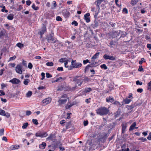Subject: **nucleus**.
I'll return each mask as SVG.
<instances>
[{"label":"nucleus","instance_id":"nucleus-1","mask_svg":"<svg viewBox=\"0 0 151 151\" xmlns=\"http://www.w3.org/2000/svg\"><path fill=\"white\" fill-rule=\"evenodd\" d=\"M96 112L97 114L100 115H106L108 113L109 110L105 107H101L97 109Z\"/></svg>","mask_w":151,"mask_h":151},{"label":"nucleus","instance_id":"nucleus-2","mask_svg":"<svg viewBox=\"0 0 151 151\" xmlns=\"http://www.w3.org/2000/svg\"><path fill=\"white\" fill-rule=\"evenodd\" d=\"M71 65L68 68L69 70H71L74 68H78L81 67L82 64L80 63H77L76 60H72L71 61Z\"/></svg>","mask_w":151,"mask_h":151},{"label":"nucleus","instance_id":"nucleus-3","mask_svg":"<svg viewBox=\"0 0 151 151\" xmlns=\"http://www.w3.org/2000/svg\"><path fill=\"white\" fill-rule=\"evenodd\" d=\"M23 66L21 64H19L17 65L15 67V71L16 73L19 74H22L23 71L25 70L23 69Z\"/></svg>","mask_w":151,"mask_h":151},{"label":"nucleus","instance_id":"nucleus-4","mask_svg":"<svg viewBox=\"0 0 151 151\" xmlns=\"http://www.w3.org/2000/svg\"><path fill=\"white\" fill-rule=\"evenodd\" d=\"M99 10V8H98V6H96V8L93 7L91 9V11L93 12V14L94 15V18L95 19L97 18L98 14L100 12Z\"/></svg>","mask_w":151,"mask_h":151},{"label":"nucleus","instance_id":"nucleus-5","mask_svg":"<svg viewBox=\"0 0 151 151\" xmlns=\"http://www.w3.org/2000/svg\"><path fill=\"white\" fill-rule=\"evenodd\" d=\"M35 135L37 137H40L41 138H42L46 137L48 134L46 132H37L35 134Z\"/></svg>","mask_w":151,"mask_h":151},{"label":"nucleus","instance_id":"nucleus-6","mask_svg":"<svg viewBox=\"0 0 151 151\" xmlns=\"http://www.w3.org/2000/svg\"><path fill=\"white\" fill-rule=\"evenodd\" d=\"M61 14L65 18H67L70 16V13L67 9H65L62 12Z\"/></svg>","mask_w":151,"mask_h":151},{"label":"nucleus","instance_id":"nucleus-7","mask_svg":"<svg viewBox=\"0 0 151 151\" xmlns=\"http://www.w3.org/2000/svg\"><path fill=\"white\" fill-rule=\"evenodd\" d=\"M79 76H76L73 79V81H75L76 83L78 84V86H81L83 82V80L80 79H78V78L79 77Z\"/></svg>","mask_w":151,"mask_h":151},{"label":"nucleus","instance_id":"nucleus-8","mask_svg":"<svg viewBox=\"0 0 151 151\" xmlns=\"http://www.w3.org/2000/svg\"><path fill=\"white\" fill-rule=\"evenodd\" d=\"M46 39L47 42H50L51 41H53L55 39V38L51 34L47 35L46 37Z\"/></svg>","mask_w":151,"mask_h":151},{"label":"nucleus","instance_id":"nucleus-9","mask_svg":"<svg viewBox=\"0 0 151 151\" xmlns=\"http://www.w3.org/2000/svg\"><path fill=\"white\" fill-rule=\"evenodd\" d=\"M47 29L45 25L43 24L41 31L38 32V34L40 35V37L41 38L42 37V35H43L45 32L46 31Z\"/></svg>","mask_w":151,"mask_h":151},{"label":"nucleus","instance_id":"nucleus-10","mask_svg":"<svg viewBox=\"0 0 151 151\" xmlns=\"http://www.w3.org/2000/svg\"><path fill=\"white\" fill-rule=\"evenodd\" d=\"M103 58L106 60H115L116 58L114 56L109 55L107 54H105L103 56Z\"/></svg>","mask_w":151,"mask_h":151},{"label":"nucleus","instance_id":"nucleus-11","mask_svg":"<svg viewBox=\"0 0 151 151\" xmlns=\"http://www.w3.org/2000/svg\"><path fill=\"white\" fill-rule=\"evenodd\" d=\"M51 101V99L50 98H46L42 101L43 105L45 106L49 104Z\"/></svg>","mask_w":151,"mask_h":151},{"label":"nucleus","instance_id":"nucleus-12","mask_svg":"<svg viewBox=\"0 0 151 151\" xmlns=\"http://www.w3.org/2000/svg\"><path fill=\"white\" fill-rule=\"evenodd\" d=\"M0 115L4 116L6 117L7 118H8L10 116V114L8 112L5 113V111L1 109L0 108Z\"/></svg>","mask_w":151,"mask_h":151},{"label":"nucleus","instance_id":"nucleus-13","mask_svg":"<svg viewBox=\"0 0 151 151\" xmlns=\"http://www.w3.org/2000/svg\"><path fill=\"white\" fill-rule=\"evenodd\" d=\"M9 82L13 84H18L19 83L20 81L18 79L14 78L10 80Z\"/></svg>","mask_w":151,"mask_h":151},{"label":"nucleus","instance_id":"nucleus-14","mask_svg":"<svg viewBox=\"0 0 151 151\" xmlns=\"http://www.w3.org/2000/svg\"><path fill=\"white\" fill-rule=\"evenodd\" d=\"M67 101V99H62L60 98L58 101V102L59 103L58 105L60 106L62 104H65Z\"/></svg>","mask_w":151,"mask_h":151},{"label":"nucleus","instance_id":"nucleus-15","mask_svg":"<svg viewBox=\"0 0 151 151\" xmlns=\"http://www.w3.org/2000/svg\"><path fill=\"white\" fill-rule=\"evenodd\" d=\"M90 14L89 13H87L84 15V18L86 22L88 23L90 21V18L88 17L90 16Z\"/></svg>","mask_w":151,"mask_h":151},{"label":"nucleus","instance_id":"nucleus-16","mask_svg":"<svg viewBox=\"0 0 151 151\" xmlns=\"http://www.w3.org/2000/svg\"><path fill=\"white\" fill-rule=\"evenodd\" d=\"M122 133H124L125 132V129L127 128V126L126 123H122Z\"/></svg>","mask_w":151,"mask_h":151},{"label":"nucleus","instance_id":"nucleus-17","mask_svg":"<svg viewBox=\"0 0 151 151\" xmlns=\"http://www.w3.org/2000/svg\"><path fill=\"white\" fill-rule=\"evenodd\" d=\"M113 98L111 96H109L108 97H107L106 99V101L107 102L112 103L114 101Z\"/></svg>","mask_w":151,"mask_h":151},{"label":"nucleus","instance_id":"nucleus-18","mask_svg":"<svg viewBox=\"0 0 151 151\" xmlns=\"http://www.w3.org/2000/svg\"><path fill=\"white\" fill-rule=\"evenodd\" d=\"M55 134H51L47 138V140H53L54 138L55 137Z\"/></svg>","mask_w":151,"mask_h":151},{"label":"nucleus","instance_id":"nucleus-19","mask_svg":"<svg viewBox=\"0 0 151 151\" xmlns=\"http://www.w3.org/2000/svg\"><path fill=\"white\" fill-rule=\"evenodd\" d=\"M104 1V0H97V1H96L94 3L95 4H96V6H98V8H99V5L103 1Z\"/></svg>","mask_w":151,"mask_h":151},{"label":"nucleus","instance_id":"nucleus-20","mask_svg":"<svg viewBox=\"0 0 151 151\" xmlns=\"http://www.w3.org/2000/svg\"><path fill=\"white\" fill-rule=\"evenodd\" d=\"M136 122H134L130 126L129 130V131H132L134 129V127L136 126Z\"/></svg>","mask_w":151,"mask_h":151},{"label":"nucleus","instance_id":"nucleus-21","mask_svg":"<svg viewBox=\"0 0 151 151\" xmlns=\"http://www.w3.org/2000/svg\"><path fill=\"white\" fill-rule=\"evenodd\" d=\"M92 91V89L90 88H85L84 89V91L83 92L84 93H86L88 92H89Z\"/></svg>","mask_w":151,"mask_h":151},{"label":"nucleus","instance_id":"nucleus-22","mask_svg":"<svg viewBox=\"0 0 151 151\" xmlns=\"http://www.w3.org/2000/svg\"><path fill=\"white\" fill-rule=\"evenodd\" d=\"M100 53L99 52H98L96 53L94 55H93L92 57L91 58V59H95L98 58L99 55Z\"/></svg>","mask_w":151,"mask_h":151},{"label":"nucleus","instance_id":"nucleus-23","mask_svg":"<svg viewBox=\"0 0 151 151\" xmlns=\"http://www.w3.org/2000/svg\"><path fill=\"white\" fill-rule=\"evenodd\" d=\"M138 1V0H132L131 1V4L132 6L135 5Z\"/></svg>","mask_w":151,"mask_h":151},{"label":"nucleus","instance_id":"nucleus-24","mask_svg":"<svg viewBox=\"0 0 151 151\" xmlns=\"http://www.w3.org/2000/svg\"><path fill=\"white\" fill-rule=\"evenodd\" d=\"M14 18V15L13 14H10L7 17V18L9 20H12Z\"/></svg>","mask_w":151,"mask_h":151},{"label":"nucleus","instance_id":"nucleus-25","mask_svg":"<svg viewBox=\"0 0 151 151\" xmlns=\"http://www.w3.org/2000/svg\"><path fill=\"white\" fill-rule=\"evenodd\" d=\"M131 101L132 100L130 99H126L124 100V102L126 104H129Z\"/></svg>","mask_w":151,"mask_h":151},{"label":"nucleus","instance_id":"nucleus-26","mask_svg":"<svg viewBox=\"0 0 151 151\" xmlns=\"http://www.w3.org/2000/svg\"><path fill=\"white\" fill-rule=\"evenodd\" d=\"M12 148L13 149H17L19 147V146L17 145H15L12 146Z\"/></svg>","mask_w":151,"mask_h":151},{"label":"nucleus","instance_id":"nucleus-27","mask_svg":"<svg viewBox=\"0 0 151 151\" xmlns=\"http://www.w3.org/2000/svg\"><path fill=\"white\" fill-rule=\"evenodd\" d=\"M30 82L29 79H25L23 82L24 84L25 85H27L28 83Z\"/></svg>","mask_w":151,"mask_h":151},{"label":"nucleus","instance_id":"nucleus-28","mask_svg":"<svg viewBox=\"0 0 151 151\" xmlns=\"http://www.w3.org/2000/svg\"><path fill=\"white\" fill-rule=\"evenodd\" d=\"M100 67L101 68H103L104 70H106L108 68L105 64H103L100 65Z\"/></svg>","mask_w":151,"mask_h":151},{"label":"nucleus","instance_id":"nucleus-29","mask_svg":"<svg viewBox=\"0 0 151 151\" xmlns=\"http://www.w3.org/2000/svg\"><path fill=\"white\" fill-rule=\"evenodd\" d=\"M16 45L19 48H21L24 47V45L20 43H18Z\"/></svg>","mask_w":151,"mask_h":151},{"label":"nucleus","instance_id":"nucleus-30","mask_svg":"<svg viewBox=\"0 0 151 151\" xmlns=\"http://www.w3.org/2000/svg\"><path fill=\"white\" fill-rule=\"evenodd\" d=\"M97 65H94V63H91L90 64L88 65L87 66L89 68H92L93 67H96Z\"/></svg>","mask_w":151,"mask_h":151},{"label":"nucleus","instance_id":"nucleus-31","mask_svg":"<svg viewBox=\"0 0 151 151\" xmlns=\"http://www.w3.org/2000/svg\"><path fill=\"white\" fill-rule=\"evenodd\" d=\"M28 125V123L26 122L25 123H24L23 124V125L22 126V128L23 129H25L27 127Z\"/></svg>","mask_w":151,"mask_h":151},{"label":"nucleus","instance_id":"nucleus-32","mask_svg":"<svg viewBox=\"0 0 151 151\" xmlns=\"http://www.w3.org/2000/svg\"><path fill=\"white\" fill-rule=\"evenodd\" d=\"M32 92L31 91H29L26 94L27 96V97H29L32 96Z\"/></svg>","mask_w":151,"mask_h":151},{"label":"nucleus","instance_id":"nucleus-33","mask_svg":"<svg viewBox=\"0 0 151 151\" xmlns=\"http://www.w3.org/2000/svg\"><path fill=\"white\" fill-rule=\"evenodd\" d=\"M46 144L44 142H43L40 145V147L42 146L43 147V148H41L42 149H43L45 148V146H46Z\"/></svg>","mask_w":151,"mask_h":151},{"label":"nucleus","instance_id":"nucleus-34","mask_svg":"<svg viewBox=\"0 0 151 151\" xmlns=\"http://www.w3.org/2000/svg\"><path fill=\"white\" fill-rule=\"evenodd\" d=\"M32 122L33 123L36 125L38 124V122L37 119H33L32 120Z\"/></svg>","mask_w":151,"mask_h":151},{"label":"nucleus","instance_id":"nucleus-35","mask_svg":"<svg viewBox=\"0 0 151 151\" xmlns=\"http://www.w3.org/2000/svg\"><path fill=\"white\" fill-rule=\"evenodd\" d=\"M147 89L151 91V81L147 84Z\"/></svg>","mask_w":151,"mask_h":151},{"label":"nucleus","instance_id":"nucleus-36","mask_svg":"<svg viewBox=\"0 0 151 151\" xmlns=\"http://www.w3.org/2000/svg\"><path fill=\"white\" fill-rule=\"evenodd\" d=\"M35 4H33L32 6V8L35 10H38L39 9V7H35Z\"/></svg>","mask_w":151,"mask_h":151},{"label":"nucleus","instance_id":"nucleus-37","mask_svg":"<svg viewBox=\"0 0 151 151\" xmlns=\"http://www.w3.org/2000/svg\"><path fill=\"white\" fill-rule=\"evenodd\" d=\"M46 65L47 66H52L53 65V63L52 62H48L46 63Z\"/></svg>","mask_w":151,"mask_h":151},{"label":"nucleus","instance_id":"nucleus-38","mask_svg":"<svg viewBox=\"0 0 151 151\" xmlns=\"http://www.w3.org/2000/svg\"><path fill=\"white\" fill-rule=\"evenodd\" d=\"M22 65H23L24 66L27 67V62L26 61L23 60L22 62Z\"/></svg>","mask_w":151,"mask_h":151},{"label":"nucleus","instance_id":"nucleus-39","mask_svg":"<svg viewBox=\"0 0 151 151\" xmlns=\"http://www.w3.org/2000/svg\"><path fill=\"white\" fill-rule=\"evenodd\" d=\"M139 140L142 141L143 142H144L145 141H146L147 140L146 138L145 137H140L139 138Z\"/></svg>","mask_w":151,"mask_h":151},{"label":"nucleus","instance_id":"nucleus-40","mask_svg":"<svg viewBox=\"0 0 151 151\" xmlns=\"http://www.w3.org/2000/svg\"><path fill=\"white\" fill-rule=\"evenodd\" d=\"M56 20L57 21H62V19L59 16H58L56 17Z\"/></svg>","mask_w":151,"mask_h":151},{"label":"nucleus","instance_id":"nucleus-41","mask_svg":"<svg viewBox=\"0 0 151 151\" xmlns=\"http://www.w3.org/2000/svg\"><path fill=\"white\" fill-rule=\"evenodd\" d=\"M46 76L47 78H50L52 77V76L50 74L48 73H46Z\"/></svg>","mask_w":151,"mask_h":151},{"label":"nucleus","instance_id":"nucleus-42","mask_svg":"<svg viewBox=\"0 0 151 151\" xmlns=\"http://www.w3.org/2000/svg\"><path fill=\"white\" fill-rule=\"evenodd\" d=\"M4 129L2 128L0 129V135H4Z\"/></svg>","mask_w":151,"mask_h":151},{"label":"nucleus","instance_id":"nucleus-43","mask_svg":"<svg viewBox=\"0 0 151 151\" xmlns=\"http://www.w3.org/2000/svg\"><path fill=\"white\" fill-rule=\"evenodd\" d=\"M72 24H74L75 26H77L78 25V22L76 21H74L72 22Z\"/></svg>","mask_w":151,"mask_h":151},{"label":"nucleus","instance_id":"nucleus-44","mask_svg":"<svg viewBox=\"0 0 151 151\" xmlns=\"http://www.w3.org/2000/svg\"><path fill=\"white\" fill-rule=\"evenodd\" d=\"M32 112L31 111L29 110H27L26 111V115L27 116H29L31 114Z\"/></svg>","mask_w":151,"mask_h":151},{"label":"nucleus","instance_id":"nucleus-45","mask_svg":"<svg viewBox=\"0 0 151 151\" xmlns=\"http://www.w3.org/2000/svg\"><path fill=\"white\" fill-rule=\"evenodd\" d=\"M28 68L30 69H31L32 68V67H33V65H32V64L31 63H28Z\"/></svg>","mask_w":151,"mask_h":151},{"label":"nucleus","instance_id":"nucleus-46","mask_svg":"<svg viewBox=\"0 0 151 151\" xmlns=\"http://www.w3.org/2000/svg\"><path fill=\"white\" fill-rule=\"evenodd\" d=\"M89 60L88 59H86L85 60H84L83 61V64L84 65H85L87 63H90V62H89Z\"/></svg>","mask_w":151,"mask_h":151},{"label":"nucleus","instance_id":"nucleus-47","mask_svg":"<svg viewBox=\"0 0 151 151\" xmlns=\"http://www.w3.org/2000/svg\"><path fill=\"white\" fill-rule=\"evenodd\" d=\"M138 70L139 71H141L143 70V68L142 65H140L139 66V68H138Z\"/></svg>","mask_w":151,"mask_h":151},{"label":"nucleus","instance_id":"nucleus-48","mask_svg":"<svg viewBox=\"0 0 151 151\" xmlns=\"http://www.w3.org/2000/svg\"><path fill=\"white\" fill-rule=\"evenodd\" d=\"M71 125V122H69L66 125V129H68L69 128V126H70Z\"/></svg>","mask_w":151,"mask_h":151},{"label":"nucleus","instance_id":"nucleus-49","mask_svg":"<svg viewBox=\"0 0 151 151\" xmlns=\"http://www.w3.org/2000/svg\"><path fill=\"white\" fill-rule=\"evenodd\" d=\"M113 104L115 105H119V106L121 105V104L119 102V101H116L114 102L113 103Z\"/></svg>","mask_w":151,"mask_h":151},{"label":"nucleus","instance_id":"nucleus-50","mask_svg":"<svg viewBox=\"0 0 151 151\" xmlns=\"http://www.w3.org/2000/svg\"><path fill=\"white\" fill-rule=\"evenodd\" d=\"M136 84L137 85H141L142 84V82H140L139 81H137L136 82Z\"/></svg>","mask_w":151,"mask_h":151},{"label":"nucleus","instance_id":"nucleus-51","mask_svg":"<svg viewBox=\"0 0 151 151\" xmlns=\"http://www.w3.org/2000/svg\"><path fill=\"white\" fill-rule=\"evenodd\" d=\"M41 75L42 77V78H41V79L42 80H43L45 78V73L43 72L41 74Z\"/></svg>","mask_w":151,"mask_h":151},{"label":"nucleus","instance_id":"nucleus-52","mask_svg":"<svg viewBox=\"0 0 151 151\" xmlns=\"http://www.w3.org/2000/svg\"><path fill=\"white\" fill-rule=\"evenodd\" d=\"M16 56L15 55H14V56L11 57L9 58V60L10 61H12L14 60L16 58Z\"/></svg>","mask_w":151,"mask_h":151},{"label":"nucleus","instance_id":"nucleus-53","mask_svg":"<svg viewBox=\"0 0 151 151\" xmlns=\"http://www.w3.org/2000/svg\"><path fill=\"white\" fill-rule=\"evenodd\" d=\"M110 45L111 46V47H112L111 46L112 45H114L115 44L114 43V41L113 40H111V41L110 43H109Z\"/></svg>","mask_w":151,"mask_h":151},{"label":"nucleus","instance_id":"nucleus-54","mask_svg":"<svg viewBox=\"0 0 151 151\" xmlns=\"http://www.w3.org/2000/svg\"><path fill=\"white\" fill-rule=\"evenodd\" d=\"M147 139L148 140H151V132L149 133V135L147 137Z\"/></svg>","mask_w":151,"mask_h":151},{"label":"nucleus","instance_id":"nucleus-55","mask_svg":"<svg viewBox=\"0 0 151 151\" xmlns=\"http://www.w3.org/2000/svg\"><path fill=\"white\" fill-rule=\"evenodd\" d=\"M119 151H129V149L128 148L127 149H123L119 150Z\"/></svg>","mask_w":151,"mask_h":151},{"label":"nucleus","instance_id":"nucleus-56","mask_svg":"<svg viewBox=\"0 0 151 151\" xmlns=\"http://www.w3.org/2000/svg\"><path fill=\"white\" fill-rule=\"evenodd\" d=\"M147 47L149 50H151V44H148L147 45Z\"/></svg>","mask_w":151,"mask_h":151},{"label":"nucleus","instance_id":"nucleus-57","mask_svg":"<svg viewBox=\"0 0 151 151\" xmlns=\"http://www.w3.org/2000/svg\"><path fill=\"white\" fill-rule=\"evenodd\" d=\"M123 12L125 13L126 14H127L128 10L126 8H124L122 10Z\"/></svg>","mask_w":151,"mask_h":151},{"label":"nucleus","instance_id":"nucleus-58","mask_svg":"<svg viewBox=\"0 0 151 151\" xmlns=\"http://www.w3.org/2000/svg\"><path fill=\"white\" fill-rule=\"evenodd\" d=\"M137 91L138 92L141 93L143 91V89L141 88H138L137 90Z\"/></svg>","mask_w":151,"mask_h":151},{"label":"nucleus","instance_id":"nucleus-59","mask_svg":"<svg viewBox=\"0 0 151 151\" xmlns=\"http://www.w3.org/2000/svg\"><path fill=\"white\" fill-rule=\"evenodd\" d=\"M26 3L27 5L29 6L31 3V1L30 0H28L26 1Z\"/></svg>","mask_w":151,"mask_h":151},{"label":"nucleus","instance_id":"nucleus-60","mask_svg":"<svg viewBox=\"0 0 151 151\" xmlns=\"http://www.w3.org/2000/svg\"><path fill=\"white\" fill-rule=\"evenodd\" d=\"M4 33L3 31H1L0 32V38H1V37L4 36Z\"/></svg>","mask_w":151,"mask_h":151},{"label":"nucleus","instance_id":"nucleus-61","mask_svg":"<svg viewBox=\"0 0 151 151\" xmlns=\"http://www.w3.org/2000/svg\"><path fill=\"white\" fill-rule=\"evenodd\" d=\"M88 124V121H84L83 122V124L84 126H87Z\"/></svg>","mask_w":151,"mask_h":151},{"label":"nucleus","instance_id":"nucleus-62","mask_svg":"<svg viewBox=\"0 0 151 151\" xmlns=\"http://www.w3.org/2000/svg\"><path fill=\"white\" fill-rule=\"evenodd\" d=\"M109 24L113 27H115L116 25V24L115 23H113L112 22H110L109 23Z\"/></svg>","mask_w":151,"mask_h":151},{"label":"nucleus","instance_id":"nucleus-63","mask_svg":"<svg viewBox=\"0 0 151 151\" xmlns=\"http://www.w3.org/2000/svg\"><path fill=\"white\" fill-rule=\"evenodd\" d=\"M57 70L59 71H63V68L62 67H58L57 69Z\"/></svg>","mask_w":151,"mask_h":151},{"label":"nucleus","instance_id":"nucleus-64","mask_svg":"<svg viewBox=\"0 0 151 151\" xmlns=\"http://www.w3.org/2000/svg\"><path fill=\"white\" fill-rule=\"evenodd\" d=\"M64 58H61L59 60V62L60 63H63L64 62Z\"/></svg>","mask_w":151,"mask_h":151}]
</instances>
